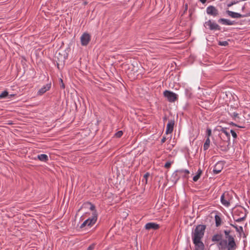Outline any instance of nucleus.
<instances>
[{
  "label": "nucleus",
  "instance_id": "f257e3e1",
  "mask_svg": "<svg viewBox=\"0 0 250 250\" xmlns=\"http://www.w3.org/2000/svg\"><path fill=\"white\" fill-rule=\"evenodd\" d=\"M205 229V225H198L192 232V239L194 245L204 244L201 239L203 237Z\"/></svg>",
  "mask_w": 250,
  "mask_h": 250
},
{
  "label": "nucleus",
  "instance_id": "f03ea898",
  "mask_svg": "<svg viewBox=\"0 0 250 250\" xmlns=\"http://www.w3.org/2000/svg\"><path fill=\"white\" fill-rule=\"evenodd\" d=\"M97 220V214L95 211L92 212V216L85 220L80 226L82 229L85 226L91 227L95 224Z\"/></svg>",
  "mask_w": 250,
  "mask_h": 250
},
{
  "label": "nucleus",
  "instance_id": "7ed1b4c3",
  "mask_svg": "<svg viewBox=\"0 0 250 250\" xmlns=\"http://www.w3.org/2000/svg\"><path fill=\"white\" fill-rule=\"evenodd\" d=\"M231 196L228 192H224L221 196L220 201L221 204L226 207H229L230 206V201L231 199Z\"/></svg>",
  "mask_w": 250,
  "mask_h": 250
},
{
  "label": "nucleus",
  "instance_id": "20e7f679",
  "mask_svg": "<svg viewBox=\"0 0 250 250\" xmlns=\"http://www.w3.org/2000/svg\"><path fill=\"white\" fill-rule=\"evenodd\" d=\"M230 230H225L224 233L225 235V238L227 241H228V245L229 247V249H231L233 248L236 244V243L234 240V237L230 235Z\"/></svg>",
  "mask_w": 250,
  "mask_h": 250
},
{
  "label": "nucleus",
  "instance_id": "39448f33",
  "mask_svg": "<svg viewBox=\"0 0 250 250\" xmlns=\"http://www.w3.org/2000/svg\"><path fill=\"white\" fill-rule=\"evenodd\" d=\"M164 96L171 103L174 102L178 99L177 94L169 90H165L164 92Z\"/></svg>",
  "mask_w": 250,
  "mask_h": 250
},
{
  "label": "nucleus",
  "instance_id": "423d86ee",
  "mask_svg": "<svg viewBox=\"0 0 250 250\" xmlns=\"http://www.w3.org/2000/svg\"><path fill=\"white\" fill-rule=\"evenodd\" d=\"M204 26L206 28H208L210 30H220V26L217 24L215 21H212L210 20L207 21H206Z\"/></svg>",
  "mask_w": 250,
  "mask_h": 250
},
{
  "label": "nucleus",
  "instance_id": "0eeeda50",
  "mask_svg": "<svg viewBox=\"0 0 250 250\" xmlns=\"http://www.w3.org/2000/svg\"><path fill=\"white\" fill-rule=\"evenodd\" d=\"M236 247V244H235V246L233 248L229 249V247L228 245V241H227V240L224 239H222L220 241L218 245V248L220 250H225L226 249L227 250H235Z\"/></svg>",
  "mask_w": 250,
  "mask_h": 250
},
{
  "label": "nucleus",
  "instance_id": "6e6552de",
  "mask_svg": "<svg viewBox=\"0 0 250 250\" xmlns=\"http://www.w3.org/2000/svg\"><path fill=\"white\" fill-rule=\"evenodd\" d=\"M80 40L81 45L82 46H86L91 40V36L89 34L85 32L82 35Z\"/></svg>",
  "mask_w": 250,
  "mask_h": 250
},
{
  "label": "nucleus",
  "instance_id": "1a4fd4ad",
  "mask_svg": "<svg viewBox=\"0 0 250 250\" xmlns=\"http://www.w3.org/2000/svg\"><path fill=\"white\" fill-rule=\"evenodd\" d=\"M206 12L207 14L212 16L214 17H216L219 14V12L217 9L215 7L212 5H209L207 7L206 9Z\"/></svg>",
  "mask_w": 250,
  "mask_h": 250
},
{
  "label": "nucleus",
  "instance_id": "9d476101",
  "mask_svg": "<svg viewBox=\"0 0 250 250\" xmlns=\"http://www.w3.org/2000/svg\"><path fill=\"white\" fill-rule=\"evenodd\" d=\"M218 22L223 25H232L236 24L234 21H230L228 19L221 18L218 20Z\"/></svg>",
  "mask_w": 250,
  "mask_h": 250
},
{
  "label": "nucleus",
  "instance_id": "9b49d317",
  "mask_svg": "<svg viewBox=\"0 0 250 250\" xmlns=\"http://www.w3.org/2000/svg\"><path fill=\"white\" fill-rule=\"evenodd\" d=\"M146 229H154L156 230L159 228V225L155 223L150 222L146 223L145 226Z\"/></svg>",
  "mask_w": 250,
  "mask_h": 250
},
{
  "label": "nucleus",
  "instance_id": "f8f14e48",
  "mask_svg": "<svg viewBox=\"0 0 250 250\" xmlns=\"http://www.w3.org/2000/svg\"><path fill=\"white\" fill-rule=\"evenodd\" d=\"M223 163L222 162H218L214 166L213 169V173L217 174L219 173L223 169Z\"/></svg>",
  "mask_w": 250,
  "mask_h": 250
},
{
  "label": "nucleus",
  "instance_id": "ddd939ff",
  "mask_svg": "<svg viewBox=\"0 0 250 250\" xmlns=\"http://www.w3.org/2000/svg\"><path fill=\"white\" fill-rule=\"evenodd\" d=\"M226 13L228 16L232 18H241L244 17V15L237 12H233L230 10H227Z\"/></svg>",
  "mask_w": 250,
  "mask_h": 250
},
{
  "label": "nucleus",
  "instance_id": "4468645a",
  "mask_svg": "<svg viewBox=\"0 0 250 250\" xmlns=\"http://www.w3.org/2000/svg\"><path fill=\"white\" fill-rule=\"evenodd\" d=\"M51 88V83L46 84L43 85L41 88H40L38 91V95H42L44 94L45 92L49 90Z\"/></svg>",
  "mask_w": 250,
  "mask_h": 250
},
{
  "label": "nucleus",
  "instance_id": "2eb2a0df",
  "mask_svg": "<svg viewBox=\"0 0 250 250\" xmlns=\"http://www.w3.org/2000/svg\"><path fill=\"white\" fill-rule=\"evenodd\" d=\"M174 124V121L170 120L168 121V123L167 125V129L166 131V134H169L172 133L173 130Z\"/></svg>",
  "mask_w": 250,
  "mask_h": 250
},
{
  "label": "nucleus",
  "instance_id": "dca6fc26",
  "mask_svg": "<svg viewBox=\"0 0 250 250\" xmlns=\"http://www.w3.org/2000/svg\"><path fill=\"white\" fill-rule=\"evenodd\" d=\"M37 157L42 162H46L48 160V156L45 154H39Z\"/></svg>",
  "mask_w": 250,
  "mask_h": 250
},
{
  "label": "nucleus",
  "instance_id": "f3484780",
  "mask_svg": "<svg viewBox=\"0 0 250 250\" xmlns=\"http://www.w3.org/2000/svg\"><path fill=\"white\" fill-rule=\"evenodd\" d=\"M202 173V170L200 168H199L196 172V175L193 177V180L194 182L197 181L199 179Z\"/></svg>",
  "mask_w": 250,
  "mask_h": 250
},
{
  "label": "nucleus",
  "instance_id": "a211bd4d",
  "mask_svg": "<svg viewBox=\"0 0 250 250\" xmlns=\"http://www.w3.org/2000/svg\"><path fill=\"white\" fill-rule=\"evenodd\" d=\"M175 172L180 175L185 174V175H183V176H185L186 175H188L189 173V171L188 169H179L176 170Z\"/></svg>",
  "mask_w": 250,
  "mask_h": 250
},
{
  "label": "nucleus",
  "instance_id": "6ab92c4d",
  "mask_svg": "<svg viewBox=\"0 0 250 250\" xmlns=\"http://www.w3.org/2000/svg\"><path fill=\"white\" fill-rule=\"evenodd\" d=\"M230 116L232 118V119L236 122H239L240 119V117L238 115V114L236 112H232L229 113Z\"/></svg>",
  "mask_w": 250,
  "mask_h": 250
},
{
  "label": "nucleus",
  "instance_id": "aec40b11",
  "mask_svg": "<svg viewBox=\"0 0 250 250\" xmlns=\"http://www.w3.org/2000/svg\"><path fill=\"white\" fill-rule=\"evenodd\" d=\"M214 218H215L216 226L219 227L221 224V218L218 215H215Z\"/></svg>",
  "mask_w": 250,
  "mask_h": 250
},
{
  "label": "nucleus",
  "instance_id": "412c9836",
  "mask_svg": "<svg viewBox=\"0 0 250 250\" xmlns=\"http://www.w3.org/2000/svg\"><path fill=\"white\" fill-rule=\"evenodd\" d=\"M210 143V142L209 138H208V137H207L203 146L204 149L205 150H207L209 148Z\"/></svg>",
  "mask_w": 250,
  "mask_h": 250
},
{
  "label": "nucleus",
  "instance_id": "4be33fe9",
  "mask_svg": "<svg viewBox=\"0 0 250 250\" xmlns=\"http://www.w3.org/2000/svg\"><path fill=\"white\" fill-rule=\"evenodd\" d=\"M222 240V236L219 234H215L212 236V241H220Z\"/></svg>",
  "mask_w": 250,
  "mask_h": 250
},
{
  "label": "nucleus",
  "instance_id": "5701e85b",
  "mask_svg": "<svg viewBox=\"0 0 250 250\" xmlns=\"http://www.w3.org/2000/svg\"><path fill=\"white\" fill-rule=\"evenodd\" d=\"M230 225L235 229L236 231H237L239 233H241L242 232H243V229L242 227H241V226L238 227L237 225H233V224H230Z\"/></svg>",
  "mask_w": 250,
  "mask_h": 250
},
{
  "label": "nucleus",
  "instance_id": "b1692460",
  "mask_svg": "<svg viewBox=\"0 0 250 250\" xmlns=\"http://www.w3.org/2000/svg\"><path fill=\"white\" fill-rule=\"evenodd\" d=\"M185 93L186 96L188 98H190L191 96L192 93H191V90L190 88H186L185 90Z\"/></svg>",
  "mask_w": 250,
  "mask_h": 250
},
{
  "label": "nucleus",
  "instance_id": "393cba45",
  "mask_svg": "<svg viewBox=\"0 0 250 250\" xmlns=\"http://www.w3.org/2000/svg\"><path fill=\"white\" fill-rule=\"evenodd\" d=\"M204 244L195 245V250H204Z\"/></svg>",
  "mask_w": 250,
  "mask_h": 250
},
{
  "label": "nucleus",
  "instance_id": "a878e982",
  "mask_svg": "<svg viewBox=\"0 0 250 250\" xmlns=\"http://www.w3.org/2000/svg\"><path fill=\"white\" fill-rule=\"evenodd\" d=\"M8 95V92L7 91H4L0 94V99L5 98Z\"/></svg>",
  "mask_w": 250,
  "mask_h": 250
},
{
  "label": "nucleus",
  "instance_id": "bb28decb",
  "mask_svg": "<svg viewBox=\"0 0 250 250\" xmlns=\"http://www.w3.org/2000/svg\"><path fill=\"white\" fill-rule=\"evenodd\" d=\"M149 173L148 172H146L144 175L143 179L142 181L143 182H145V183L146 184L147 183V178L149 177Z\"/></svg>",
  "mask_w": 250,
  "mask_h": 250
},
{
  "label": "nucleus",
  "instance_id": "cd10ccee",
  "mask_svg": "<svg viewBox=\"0 0 250 250\" xmlns=\"http://www.w3.org/2000/svg\"><path fill=\"white\" fill-rule=\"evenodd\" d=\"M221 131L224 133L227 137L229 138V133L227 131V129L226 128H222L221 130Z\"/></svg>",
  "mask_w": 250,
  "mask_h": 250
},
{
  "label": "nucleus",
  "instance_id": "c85d7f7f",
  "mask_svg": "<svg viewBox=\"0 0 250 250\" xmlns=\"http://www.w3.org/2000/svg\"><path fill=\"white\" fill-rule=\"evenodd\" d=\"M123 134V132L122 131L120 130L118 131L115 134V137L116 138H120Z\"/></svg>",
  "mask_w": 250,
  "mask_h": 250
},
{
  "label": "nucleus",
  "instance_id": "c756f323",
  "mask_svg": "<svg viewBox=\"0 0 250 250\" xmlns=\"http://www.w3.org/2000/svg\"><path fill=\"white\" fill-rule=\"evenodd\" d=\"M218 44L219 45L226 46L229 44V43L227 41H220Z\"/></svg>",
  "mask_w": 250,
  "mask_h": 250
},
{
  "label": "nucleus",
  "instance_id": "7c9ffc66",
  "mask_svg": "<svg viewBox=\"0 0 250 250\" xmlns=\"http://www.w3.org/2000/svg\"><path fill=\"white\" fill-rule=\"evenodd\" d=\"M206 135L207 137L209 138L210 136L211 135V130L210 128H207L206 131Z\"/></svg>",
  "mask_w": 250,
  "mask_h": 250
},
{
  "label": "nucleus",
  "instance_id": "2f4dec72",
  "mask_svg": "<svg viewBox=\"0 0 250 250\" xmlns=\"http://www.w3.org/2000/svg\"><path fill=\"white\" fill-rule=\"evenodd\" d=\"M230 133H231V135H232V137H233L234 139H235V138H237V134H236V132H235L233 130L231 129V130H230Z\"/></svg>",
  "mask_w": 250,
  "mask_h": 250
},
{
  "label": "nucleus",
  "instance_id": "473e14b6",
  "mask_svg": "<svg viewBox=\"0 0 250 250\" xmlns=\"http://www.w3.org/2000/svg\"><path fill=\"white\" fill-rule=\"evenodd\" d=\"M245 217H246V215H245L243 217L238 218L235 219V221H236L237 222H240L243 221L245 219Z\"/></svg>",
  "mask_w": 250,
  "mask_h": 250
},
{
  "label": "nucleus",
  "instance_id": "72a5a7b5",
  "mask_svg": "<svg viewBox=\"0 0 250 250\" xmlns=\"http://www.w3.org/2000/svg\"><path fill=\"white\" fill-rule=\"evenodd\" d=\"M171 165V162H167L165 165V167L167 168H168L169 167H170Z\"/></svg>",
  "mask_w": 250,
  "mask_h": 250
},
{
  "label": "nucleus",
  "instance_id": "f704fd0d",
  "mask_svg": "<svg viewBox=\"0 0 250 250\" xmlns=\"http://www.w3.org/2000/svg\"><path fill=\"white\" fill-rule=\"evenodd\" d=\"M94 248L95 245L94 244H92L88 247L86 250H93Z\"/></svg>",
  "mask_w": 250,
  "mask_h": 250
},
{
  "label": "nucleus",
  "instance_id": "c9c22d12",
  "mask_svg": "<svg viewBox=\"0 0 250 250\" xmlns=\"http://www.w3.org/2000/svg\"><path fill=\"white\" fill-rule=\"evenodd\" d=\"M95 207L94 205L91 204L90 209L91 210L93 211V212L95 211L96 212V210H95Z\"/></svg>",
  "mask_w": 250,
  "mask_h": 250
},
{
  "label": "nucleus",
  "instance_id": "e433bc0d",
  "mask_svg": "<svg viewBox=\"0 0 250 250\" xmlns=\"http://www.w3.org/2000/svg\"><path fill=\"white\" fill-rule=\"evenodd\" d=\"M232 125L234 126H237L239 128H244V127L243 126L238 125H237L236 124L233 123H232Z\"/></svg>",
  "mask_w": 250,
  "mask_h": 250
},
{
  "label": "nucleus",
  "instance_id": "4c0bfd02",
  "mask_svg": "<svg viewBox=\"0 0 250 250\" xmlns=\"http://www.w3.org/2000/svg\"><path fill=\"white\" fill-rule=\"evenodd\" d=\"M166 140V137H163L161 140V143L163 144V143H165Z\"/></svg>",
  "mask_w": 250,
  "mask_h": 250
},
{
  "label": "nucleus",
  "instance_id": "58836bf2",
  "mask_svg": "<svg viewBox=\"0 0 250 250\" xmlns=\"http://www.w3.org/2000/svg\"><path fill=\"white\" fill-rule=\"evenodd\" d=\"M202 3H205L207 1V0H200Z\"/></svg>",
  "mask_w": 250,
  "mask_h": 250
},
{
  "label": "nucleus",
  "instance_id": "ea45409f",
  "mask_svg": "<svg viewBox=\"0 0 250 250\" xmlns=\"http://www.w3.org/2000/svg\"><path fill=\"white\" fill-rule=\"evenodd\" d=\"M233 5V3H230V4H229L228 5V7H230V6H231V5Z\"/></svg>",
  "mask_w": 250,
  "mask_h": 250
},
{
  "label": "nucleus",
  "instance_id": "a19ab883",
  "mask_svg": "<svg viewBox=\"0 0 250 250\" xmlns=\"http://www.w3.org/2000/svg\"><path fill=\"white\" fill-rule=\"evenodd\" d=\"M249 204H250V201L249 202Z\"/></svg>",
  "mask_w": 250,
  "mask_h": 250
}]
</instances>
